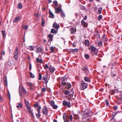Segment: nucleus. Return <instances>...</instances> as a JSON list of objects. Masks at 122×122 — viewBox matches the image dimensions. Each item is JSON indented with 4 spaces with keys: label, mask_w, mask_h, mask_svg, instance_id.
Instances as JSON below:
<instances>
[{
    "label": "nucleus",
    "mask_w": 122,
    "mask_h": 122,
    "mask_svg": "<svg viewBox=\"0 0 122 122\" xmlns=\"http://www.w3.org/2000/svg\"><path fill=\"white\" fill-rule=\"evenodd\" d=\"M19 95L20 97H22L23 93L25 94H27V91L25 88L23 86H20L19 87Z\"/></svg>",
    "instance_id": "nucleus-1"
},
{
    "label": "nucleus",
    "mask_w": 122,
    "mask_h": 122,
    "mask_svg": "<svg viewBox=\"0 0 122 122\" xmlns=\"http://www.w3.org/2000/svg\"><path fill=\"white\" fill-rule=\"evenodd\" d=\"M91 52L92 54V56H93L94 55L97 56L98 53V50L95 47L92 46L90 47Z\"/></svg>",
    "instance_id": "nucleus-2"
},
{
    "label": "nucleus",
    "mask_w": 122,
    "mask_h": 122,
    "mask_svg": "<svg viewBox=\"0 0 122 122\" xmlns=\"http://www.w3.org/2000/svg\"><path fill=\"white\" fill-rule=\"evenodd\" d=\"M84 112V114L83 115L84 118H85L90 116L91 111L89 110H86Z\"/></svg>",
    "instance_id": "nucleus-3"
},
{
    "label": "nucleus",
    "mask_w": 122,
    "mask_h": 122,
    "mask_svg": "<svg viewBox=\"0 0 122 122\" xmlns=\"http://www.w3.org/2000/svg\"><path fill=\"white\" fill-rule=\"evenodd\" d=\"M19 53L18 49L17 47H16L15 51L14 54V57L15 60H17L18 59V54Z\"/></svg>",
    "instance_id": "nucleus-4"
},
{
    "label": "nucleus",
    "mask_w": 122,
    "mask_h": 122,
    "mask_svg": "<svg viewBox=\"0 0 122 122\" xmlns=\"http://www.w3.org/2000/svg\"><path fill=\"white\" fill-rule=\"evenodd\" d=\"M87 86V84L83 81H82L81 83V89H84L86 88Z\"/></svg>",
    "instance_id": "nucleus-5"
},
{
    "label": "nucleus",
    "mask_w": 122,
    "mask_h": 122,
    "mask_svg": "<svg viewBox=\"0 0 122 122\" xmlns=\"http://www.w3.org/2000/svg\"><path fill=\"white\" fill-rule=\"evenodd\" d=\"M43 114L46 116H47L48 113V110L47 107L45 106H44L42 111Z\"/></svg>",
    "instance_id": "nucleus-6"
},
{
    "label": "nucleus",
    "mask_w": 122,
    "mask_h": 122,
    "mask_svg": "<svg viewBox=\"0 0 122 122\" xmlns=\"http://www.w3.org/2000/svg\"><path fill=\"white\" fill-rule=\"evenodd\" d=\"M15 64V62L13 60H9L6 64V65H8L9 66H12Z\"/></svg>",
    "instance_id": "nucleus-7"
},
{
    "label": "nucleus",
    "mask_w": 122,
    "mask_h": 122,
    "mask_svg": "<svg viewBox=\"0 0 122 122\" xmlns=\"http://www.w3.org/2000/svg\"><path fill=\"white\" fill-rule=\"evenodd\" d=\"M73 92L71 90L69 91L66 90L64 94L65 95H68L71 96V97H72L73 94Z\"/></svg>",
    "instance_id": "nucleus-8"
},
{
    "label": "nucleus",
    "mask_w": 122,
    "mask_h": 122,
    "mask_svg": "<svg viewBox=\"0 0 122 122\" xmlns=\"http://www.w3.org/2000/svg\"><path fill=\"white\" fill-rule=\"evenodd\" d=\"M63 105L64 106H66L67 107H70L71 106L70 102H67L66 101H64L63 102Z\"/></svg>",
    "instance_id": "nucleus-9"
},
{
    "label": "nucleus",
    "mask_w": 122,
    "mask_h": 122,
    "mask_svg": "<svg viewBox=\"0 0 122 122\" xmlns=\"http://www.w3.org/2000/svg\"><path fill=\"white\" fill-rule=\"evenodd\" d=\"M27 108V111L31 115L33 116V117H34V116L33 114V113L32 112V110H31V107H28L27 108Z\"/></svg>",
    "instance_id": "nucleus-10"
},
{
    "label": "nucleus",
    "mask_w": 122,
    "mask_h": 122,
    "mask_svg": "<svg viewBox=\"0 0 122 122\" xmlns=\"http://www.w3.org/2000/svg\"><path fill=\"white\" fill-rule=\"evenodd\" d=\"M67 78L65 77L62 78L61 83L62 86H64L66 84V82L67 81Z\"/></svg>",
    "instance_id": "nucleus-11"
},
{
    "label": "nucleus",
    "mask_w": 122,
    "mask_h": 122,
    "mask_svg": "<svg viewBox=\"0 0 122 122\" xmlns=\"http://www.w3.org/2000/svg\"><path fill=\"white\" fill-rule=\"evenodd\" d=\"M52 27L56 29L57 30L60 27V26L58 24H57L56 23L54 22L53 25Z\"/></svg>",
    "instance_id": "nucleus-12"
},
{
    "label": "nucleus",
    "mask_w": 122,
    "mask_h": 122,
    "mask_svg": "<svg viewBox=\"0 0 122 122\" xmlns=\"http://www.w3.org/2000/svg\"><path fill=\"white\" fill-rule=\"evenodd\" d=\"M55 12L56 13H58L59 12L62 11V9L60 7H57V8H55Z\"/></svg>",
    "instance_id": "nucleus-13"
},
{
    "label": "nucleus",
    "mask_w": 122,
    "mask_h": 122,
    "mask_svg": "<svg viewBox=\"0 0 122 122\" xmlns=\"http://www.w3.org/2000/svg\"><path fill=\"white\" fill-rule=\"evenodd\" d=\"M81 23L82 25H83L84 27H87V26L88 24L85 22L83 20H82L81 21Z\"/></svg>",
    "instance_id": "nucleus-14"
},
{
    "label": "nucleus",
    "mask_w": 122,
    "mask_h": 122,
    "mask_svg": "<svg viewBox=\"0 0 122 122\" xmlns=\"http://www.w3.org/2000/svg\"><path fill=\"white\" fill-rule=\"evenodd\" d=\"M20 20V17L18 16L16 17L13 20V22L14 23L16 22L19 21Z\"/></svg>",
    "instance_id": "nucleus-15"
},
{
    "label": "nucleus",
    "mask_w": 122,
    "mask_h": 122,
    "mask_svg": "<svg viewBox=\"0 0 122 122\" xmlns=\"http://www.w3.org/2000/svg\"><path fill=\"white\" fill-rule=\"evenodd\" d=\"M49 69L50 72L52 73L54 72L55 70V68L51 66H49Z\"/></svg>",
    "instance_id": "nucleus-16"
},
{
    "label": "nucleus",
    "mask_w": 122,
    "mask_h": 122,
    "mask_svg": "<svg viewBox=\"0 0 122 122\" xmlns=\"http://www.w3.org/2000/svg\"><path fill=\"white\" fill-rule=\"evenodd\" d=\"M36 52L37 53H40L41 52L42 50L41 47H39L37 48H36Z\"/></svg>",
    "instance_id": "nucleus-17"
},
{
    "label": "nucleus",
    "mask_w": 122,
    "mask_h": 122,
    "mask_svg": "<svg viewBox=\"0 0 122 122\" xmlns=\"http://www.w3.org/2000/svg\"><path fill=\"white\" fill-rule=\"evenodd\" d=\"M53 35H51V34H49L48 35V38H49V41H50L51 42V41L53 40Z\"/></svg>",
    "instance_id": "nucleus-18"
},
{
    "label": "nucleus",
    "mask_w": 122,
    "mask_h": 122,
    "mask_svg": "<svg viewBox=\"0 0 122 122\" xmlns=\"http://www.w3.org/2000/svg\"><path fill=\"white\" fill-rule=\"evenodd\" d=\"M25 106H26V108L31 107L30 106V105L29 104V102L28 101L26 100H25Z\"/></svg>",
    "instance_id": "nucleus-19"
},
{
    "label": "nucleus",
    "mask_w": 122,
    "mask_h": 122,
    "mask_svg": "<svg viewBox=\"0 0 122 122\" xmlns=\"http://www.w3.org/2000/svg\"><path fill=\"white\" fill-rule=\"evenodd\" d=\"M4 83L5 85H7V78L6 76H4Z\"/></svg>",
    "instance_id": "nucleus-20"
},
{
    "label": "nucleus",
    "mask_w": 122,
    "mask_h": 122,
    "mask_svg": "<svg viewBox=\"0 0 122 122\" xmlns=\"http://www.w3.org/2000/svg\"><path fill=\"white\" fill-rule=\"evenodd\" d=\"M66 88L69 89L71 87V86L70 83H66Z\"/></svg>",
    "instance_id": "nucleus-21"
},
{
    "label": "nucleus",
    "mask_w": 122,
    "mask_h": 122,
    "mask_svg": "<svg viewBox=\"0 0 122 122\" xmlns=\"http://www.w3.org/2000/svg\"><path fill=\"white\" fill-rule=\"evenodd\" d=\"M57 32V30H55L54 29L52 28L51 29V33H53L54 34H56Z\"/></svg>",
    "instance_id": "nucleus-22"
},
{
    "label": "nucleus",
    "mask_w": 122,
    "mask_h": 122,
    "mask_svg": "<svg viewBox=\"0 0 122 122\" xmlns=\"http://www.w3.org/2000/svg\"><path fill=\"white\" fill-rule=\"evenodd\" d=\"M49 17L50 18H53L54 17V16L53 14H52V13L51 11H50L49 12Z\"/></svg>",
    "instance_id": "nucleus-23"
},
{
    "label": "nucleus",
    "mask_w": 122,
    "mask_h": 122,
    "mask_svg": "<svg viewBox=\"0 0 122 122\" xmlns=\"http://www.w3.org/2000/svg\"><path fill=\"white\" fill-rule=\"evenodd\" d=\"M70 31H71V34L74 33L76 31V29L73 28H72L70 29Z\"/></svg>",
    "instance_id": "nucleus-24"
},
{
    "label": "nucleus",
    "mask_w": 122,
    "mask_h": 122,
    "mask_svg": "<svg viewBox=\"0 0 122 122\" xmlns=\"http://www.w3.org/2000/svg\"><path fill=\"white\" fill-rule=\"evenodd\" d=\"M84 44L86 46H88L89 45V43L88 40H86L84 42Z\"/></svg>",
    "instance_id": "nucleus-25"
},
{
    "label": "nucleus",
    "mask_w": 122,
    "mask_h": 122,
    "mask_svg": "<svg viewBox=\"0 0 122 122\" xmlns=\"http://www.w3.org/2000/svg\"><path fill=\"white\" fill-rule=\"evenodd\" d=\"M84 80L86 81L90 82V79L87 77H85L84 78Z\"/></svg>",
    "instance_id": "nucleus-26"
},
{
    "label": "nucleus",
    "mask_w": 122,
    "mask_h": 122,
    "mask_svg": "<svg viewBox=\"0 0 122 122\" xmlns=\"http://www.w3.org/2000/svg\"><path fill=\"white\" fill-rule=\"evenodd\" d=\"M98 46L100 47H102V42L101 41H99L98 42Z\"/></svg>",
    "instance_id": "nucleus-27"
},
{
    "label": "nucleus",
    "mask_w": 122,
    "mask_h": 122,
    "mask_svg": "<svg viewBox=\"0 0 122 122\" xmlns=\"http://www.w3.org/2000/svg\"><path fill=\"white\" fill-rule=\"evenodd\" d=\"M102 7L98 8L97 12L98 13V14H100L102 12Z\"/></svg>",
    "instance_id": "nucleus-28"
},
{
    "label": "nucleus",
    "mask_w": 122,
    "mask_h": 122,
    "mask_svg": "<svg viewBox=\"0 0 122 122\" xmlns=\"http://www.w3.org/2000/svg\"><path fill=\"white\" fill-rule=\"evenodd\" d=\"M79 51V49H75L72 50H71V51L73 52V53H76L77 52Z\"/></svg>",
    "instance_id": "nucleus-29"
},
{
    "label": "nucleus",
    "mask_w": 122,
    "mask_h": 122,
    "mask_svg": "<svg viewBox=\"0 0 122 122\" xmlns=\"http://www.w3.org/2000/svg\"><path fill=\"white\" fill-rule=\"evenodd\" d=\"M22 107V103H19L16 106L17 108H21Z\"/></svg>",
    "instance_id": "nucleus-30"
},
{
    "label": "nucleus",
    "mask_w": 122,
    "mask_h": 122,
    "mask_svg": "<svg viewBox=\"0 0 122 122\" xmlns=\"http://www.w3.org/2000/svg\"><path fill=\"white\" fill-rule=\"evenodd\" d=\"M81 70L83 71H85L86 72H88V69L86 67H83L81 69Z\"/></svg>",
    "instance_id": "nucleus-31"
},
{
    "label": "nucleus",
    "mask_w": 122,
    "mask_h": 122,
    "mask_svg": "<svg viewBox=\"0 0 122 122\" xmlns=\"http://www.w3.org/2000/svg\"><path fill=\"white\" fill-rule=\"evenodd\" d=\"M122 101V97H121L118 99V100L117 101V103H120Z\"/></svg>",
    "instance_id": "nucleus-32"
},
{
    "label": "nucleus",
    "mask_w": 122,
    "mask_h": 122,
    "mask_svg": "<svg viewBox=\"0 0 122 122\" xmlns=\"http://www.w3.org/2000/svg\"><path fill=\"white\" fill-rule=\"evenodd\" d=\"M122 101V97H121L118 99V100L117 101V103H120Z\"/></svg>",
    "instance_id": "nucleus-33"
},
{
    "label": "nucleus",
    "mask_w": 122,
    "mask_h": 122,
    "mask_svg": "<svg viewBox=\"0 0 122 122\" xmlns=\"http://www.w3.org/2000/svg\"><path fill=\"white\" fill-rule=\"evenodd\" d=\"M22 28L26 30L28 29V26L26 25H23L22 26Z\"/></svg>",
    "instance_id": "nucleus-34"
},
{
    "label": "nucleus",
    "mask_w": 122,
    "mask_h": 122,
    "mask_svg": "<svg viewBox=\"0 0 122 122\" xmlns=\"http://www.w3.org/2000/svg\"><path fill=\"white\" fill-rule=\"evenodd\" d=\"M36 60L37 62L39 63H41L42 62V60H40L39 58H37Z\"/></svg>",
    "instance_id": "nucleus-35"
},
{
    "label": "nucleus",
    "mask_w": 122,
    "mask_h": 122,
    "mask_svg": "<svg viewBox=\"0 0 122 122\" xmlns=\"http://www.w3.org/2000/svg\"><path fill=\"white\" fill-rule=\"evenodd\" d=\"M2 34L3 36V37H5L6 36L5 32V31H2Z\"/></svg>",
    "instance_id": "nucleus-36"
},
{
    "label": "nucleus",
    "mask_w": 122,
    "mask_h": 122,
    "mask_svg": "<svg viewBox=\"0 0 122 122\" xmlns=\"http://www.w3.org/2000/svg\"><path fill=\"white\" fill-rule=\"evenodd\" d=\"M18 7L19 9H21L22 7V4L21 3H19L18 5Z\"/></svg>",
    "instance_id": "nucleus-37"
},
{
    "label": "nucleus",
    "mask_w": 122,
    "mask_h": 122,
    "mask_svg": "<svg viewBox=\"0 0 122 122\" xmlns=\"http://www.w3.org/2000/svg\"><path fill=\"white\" fill-rule=\"evenodd\" d=\"M26 85L29 86H33V85L31 83L28 82H26Z\"/></svg>",
    "instance_id": "nucleus-38"
},
{
    "label": "nucleus",
    "mask_w": 122,
    "mask_h": 122,
    "mask_svg": "<svg viewBox=\"0 0 122 122\" xmlns=\"http://www.w3.org/2000/svg\"><path fill=\"white\" fill-rule=\"evenodd\" d=\"M42 20L41 22V25L42 26H44V25L45 22L44 20V19L43 18H42Z\"/></svg>",
    "instance_id": "nucleus-39"
},
{
    "label": "nucleus",
    "mask_w": 122,
    "mask_h": 122,
    "mask_svg": "<svg viewBox=\"0 0 122 122\" xmlns=\"http://www.w3.org/2000/svg\"><path fill=\"white\" fill-rule=\"evenodd\" d=\"M41 116V114L40 112H38V113L36 114V117L37 118H40Z\"/></svg>",
    "instance_id": "nucleus-40"
},
{
    "label": "nucleus",
    "mask_w": 122,
    "mask_h": 122,
    "mask_svg": "<svg viewBox=\"0 0 122 122\" xmlns=\"http://www.w3.org/2000/svg\"><path fill=\"white\" fill-rule=\"evenodd\" d=\"M95 35L97 36V37L99 38H100V36L99 34L98 31L96 32V34H95Z\"/></svg>",
    "instance_id": "nucleus-41"
},
{
    "label": "nucleus",
    "mask_w": 122,
    "mask_h": 122,
    "mask_svg": "<svg viewBox=\"0 0 122 122\" xmlns=\"http://www.w3.org/2000/svg\"><path fill=\"white\" fill-rule=\"evenodd\" d=\"M54 47H53V46H51L50 48V50L52 53H53L54 52Z\"/></svg>",
    "instance_id": "nucleus-42"
},
{
    "label": "nucleus",
    "mask_w": 122,
    "mask_h": 122,
    "mask_svg": "<svg viewBox=\"0 0 122 122\" xmlns=\"http://www.w3.org/2000/svg\"><path fill=\"white\" fill-rule=\"evenodd\" d=\"M54 102L53 100H51L50 103V105L52 107L53 106V105H54Z\"/></svg>",
    "instance_id": "nucleus-43"
},
{
    "label": "nucleus",
    "mask_w": 122,
    "mask_h": 122,
    "mask_svg": "<svg viewBox=\"0 0 122 122\" xmlns=\"http://www.w3.org/2000/svg\"><path fill=\"white\" fill-rule=\"evenodd\" d=\"M46 89L45 87H43L42 88L41 90V91L42 92H44L46 91Z\"/></svg>",
    "instance_id": "nucleus-44"
},
{
    "label": "nucleus",
    "mask_w": 122,
    "mask_h": 122,
    "mask_svg": "<svg viewBox=\"0 0 122 122\" xmlns=\"http://www.w3.org/2000/svg\"><path fill=\"white\" fill-rule=\"evenodd\" d=\"M61 15L62 17H64L65 16V14L62 11L61 12Z\"/></svg>",
    "instance_id": "nucleus-45"
},
{
    "label": "nucleus",
    "mask_w": 122,
    "mask_h": 122,
    "mask_svg": "<svg viewBox=\"0 0 122 122\" xmlns=\"http://www.w3.org/2000/svg\"><path fill=\"white\" fill-rule=\"evenodd\" d=\"M79 6L81 10H84L86 8L85 7L81 5H80Z\"/></svg>",
    "instance_id": "nucleus-46"
},
{
    "label": "nucleus",
    "mask_w": 122,
    "mask_h": 122,
    "mask_svg": "<svg viewBox=\"0 0 122 122\" xmlns=\"http://www.w3.org/2000/svg\"><path fill=\"white\" fill-rule=\"evenodd\" d=\"M85 57L87 59H89V56L87 54H85Z\"/></svg>",
    "instance_id": "nucleus-47"
},
{
    "label": "nucleus",
    "mask_w": 122,
    "mask_h": 122,
    "mask_svg": "<svg viewBox=\"0 0 122 122\" xmlns=\"http://www.w3.org/2000/svg\"><path fill=\"white\" fill-rule=\"evenodd\" d=\"M110 93L112 95H113L114 94L115 92L113 90H110Z\"/></svg>",
    "instance_id": "nucleus-48"
},
{
    "label": "nucleus",
    "mask_w": 122,
    "mask_h": 122,
    "mask_svg": "<svg viewBox=\"0 0 122 122\" xmlns=\"http://www.w3.org/2000/svg\"><path fill=\"white\" fill-rule=\"evenodd\" d=\"M53 4L56 6H57L58 5V2L57 1L54 0L53 2Z\"/></svg>",
    "instance_id": "nucleus-49"
},
{
    "label": "nucleus",
    "mask_w": 122,
    "mask_h": 122,
    "mask_svg": "<svg viewBox=\"0 0 122 122\" xmlns=\"http://www.w3.org/2000/svg\"><path fill=\"white\" fill-rule=\"evenodd\" d=\"M44 69H46L48 68V65L47 64H46L45 65L43 66Z\"/></svg>",
    "instance_id": "nucleus-50"
},
{
    "label": "nucleus",
    "mask_w": 122,
    "mask_h": 122,
    "mask_svg": "<svg viewBox=\"0 0 122 122\" xmlns=\"http://www.w3.org/2000/svg\"><path fill=\"white\" fill-rule=\"evenodd\" d=\"M39 107V106H38V102H37L34 105V107L35 108H37Z\"/></svg>",
    "instance_id": "nucleus-51"
},
{
    "label": "nucleus",
    "mask_w": 122,
    "mask_h": 122,
    "mask_svg": "<svg viewBox=\"0 0 122 122\" xmlns=\"http://www.w3.org/2000/svg\"><path fill=\"white\" fill-rule=\"evenodd\" d=\"M30 77L32 78H34V76L33 74H32L31 72H30Z\"/></svg>",
    "instance_id": "nucleus-52"
},
{
    "label": "nucleus",
    "mask_w": 122,
    "mask_h": 122,
    "mask_svg": "<svg viewBox=\"0 0 122 122\" xmlns=\"http://www.w3.org/2000/svg\"><path fill=\"white\" fill-rule=\"evenodd\" d=\"M39 78H38V79L39 80H41V78H42L41 74L39 73Z\"/></svg>",
    "instance_id": "nucleus-53"
},
{
    "label": "nucleus",
    "mask_w": 122,
    "mask_h": 122,
    "mask_svg": "<svg viewBox=\"0 0 122 122\" xmlns=\"http://www.w3.org/2000/svg\"><path fill=\"white\" fill-rule=\"evenodd\" d=\"M102 16L101 15H100L98 17V20L100 21L102 18Z\"/></svg>",
    "instance_id": "nucleus-54"
},
{
    "label": "nucleus",
    "mask_w": 122,
    "mask_h": 122,
    "mask_svg": "<svg viewBox=\"0 0 122 122\" xmlns=\"http://www.w3.org/2000/svg\"><path fill=\"white\" fill-rule=\"evenodd\" d=\"M37 108L36 109L38 111V112H40V110L41 109V106H40Z\"/></svg>",
    "instance_id": "nucleus-55"
},
{
    "label": "nucleus",
    "mask_w": 122,
    "mask_h": 122,
    "mask_svg": "<svg viewBox=\"0 0 122 122\" xmlns=\"http://www.w3.org/2000/svg\"><path fill=\"white\" fill-rule=\"evenodd\" d=\"M105 102L107 106H108L109 105V102L107 100H106L105 101Z\"/></svg>",
    "instance_id": "nucleus-56"
},
{
    "label": "nucleus",
    "mask_w": 122,
    "mask_h": 122,
    "mask_svg": "<svg viewBox=\"0 0 122 122\" xmlns=\"http://www.w3.org/2000/svg\"><path fill=\"white\" fill-rule=\"evenodd\" d=\"M52 107H53V108L54 109H56L58 107V106H57L54 105H53V106Z\"/></svg>",
    "instance_id": "nucleus-57"
},
{
    "label": "nucleus",
    "mask_w": 122,
    "mask_h": 122,
    "mask_svg": "<svg viewBox=\"0 0 122 122\" xmlns=\"http://www.w3.org/2000/svg\"><path fill=\"white\" fill-rule=\"evenodd\" d=\"M111 122H115V120L113 118H112L110 120Z\"/></svg>",
    "instance_id": "nucleus-58"
},
{
    "label": "nucleus",
    "mask_w": 122,
    "mask_h": 122,
    "mask_svg": "<svg viewBox=\"0 0 122 122\" xmlns=\"http://www.w3.org/2000/svg\"><path fill=\"white\" fill-rule=\"evenodd\" d=\"M43 80L44 81V83L45 84H47L48 82V80L47 79Z\"/></svg>",
    "instance_id": "nucleus-59"
},
{
    "label": "nucleus",
    "mask_w": 122,
    "mask_h": 122,
    "mask_svg": "<svg viewBox=\"0 0 122 122\" xmlns=\"http://www.w3.org/2000/svg\"><path fill=\"white\" fill-rule=\"evenodd\" d=\"M30 49L31 51L34 50V49L33 46H31L30 47Z\"/></svg>",
    "instance_id": "nucleus-60"
},
{
    "label": "nucleus",
    "mask_w": 122,
    "mask_h": 122,
    "mask_svg": "<svg viewBox=\"0 0 122 122\" xmlns=\"http://www.w3.org/2000/svg\"><path fill=\"white\" fill-rule=\"evenodd\" d=\"M47 79V77L46 76H43L42 77V80H46V79Z\"/></svg>",
    "instance_id": "nucleus-61"
},
{
    "label": "nucleus",
    "mask_w": 122,
    "mask_h": 122,
    "mask_svg": "<svg viewBox=\"0 0 122 122\" xmlns=\"http://www.w3.org/2000/svg\"><path fill=\"white\" fill-rule=\"evenodd\" d=\"M31 64L30 63L29 64V69L30 70L31 69Z\"/></svg>",
    "instance_id": "nucleus-62"
},
{
    "label": "nucleus",
    "mask_w": 122,
    "mask_h": 122,
    "mask_svg": "<svg viewBox=\"0 0 122 122\" xmlns=\"http://www.w3.org/2000/svg\"><path fill=\"white\" fill-rule=\"evenodd\" d=\"M103 39H104V40L106 41H107V39L106 37H105L104 36L103 37Z\"/></svg>",
    "instance_id": "nucleus-63"
},
{
    "label": "nucleus",
    "mask_w": 122,
    "mask_h": 122,
    "mask_svg": "<svg viewBox=\"0 0 122 122\" xmlns=\"http://www.w3.org/2000/svg\"><path fill=\"white\" fill-rule=\"evenodd\" d=\"M7 96L10 99V94L9 92H8L7 94Z\"/></svg>",
    "instance_id": "nucleus-64"
}]
</instances>
